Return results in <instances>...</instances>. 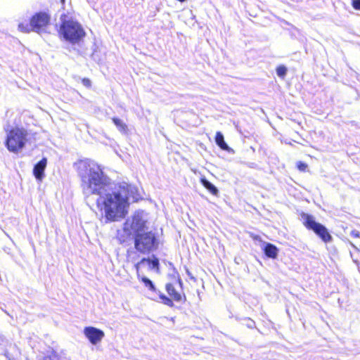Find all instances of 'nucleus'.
<instances>
[{
  "label": "nucleus",
  "instance_id": "nucleus-1",
  "mask_svg": "<svg viewBox=\"0 0 360 360\" xmlns=\"http://www.w3.org/2000/svg\"><path fill=\"white\" fill-rule=\"evenodd\" d=\"M83 193L86 198L96 195L97 206L104 210L108 221H117L125 216V207L129 197H134L136 188L126 182L112 187L110 179L100 166L91 161H82L78 165Z\"/></svg>",
  "mask_w": 360,
  "mask_h": 360
},
{
  "label": "nucleus",
  "instance_id": "nucleus-2",
  "mask_svg": "<svg viewBox=\"0 0 360 360\" xmlns=\"http://www.w3.org/2000/svg\"><path fill=\"white\" fill-rule=\"evenodd\" d=\"M6 132L5 146L8 151L18 153L22 150L27 142L28 132L24 127H11L8 123L4 126Z\"/></svg>",
  "mask_w": 360,
  "mask_h": 360
},
{
  "label": "nucleus",
  "instance_id": "nucleus-3",
  "mask_svg": "<svg viewBox=\"0 0 360 360\" xmlns=\"http://www.w3.org/2000/svg\"><path fill=\"white\" fill-rule=\"evenodd\" d=\"M61 24L58 30L59 36L72 44H78L84 37L85 32L77 21L66 19V15L60 17Z\"/></svg>",
  "mask_w": 360,
  "mask_h": 360
},
{
  "label": "nucleus",
  "instance_id": "nucleus-4",
  "mask_svg": "<svg viewBox=\"0 0 360 360\" xmlns=\"http://www.w3.org/2000/svg\"><path fill=\"white\" fill-rule=\"evenodd\" d=\"M134 238L135 249L142 254H148L158 247V239L152 231H146Z\"/></svg>",
  "mask_w": 360,
  "mask_h": 360
},
{
  "label": "nucleus",
  "instance_id": "nucleus-5",
  "mask_svg": "<svg viewBox=\"0 0 360 360\" xmlns=\"http://www.w3.org/2000/svg\"><path fill=\"white\" fill-rule=\"evenodd\" d=\"M146 220L143 217V212H136L131 219H128L123 226V231L126 236H133L139 234L147 231Z\"/></svg>",
  "mask_w": 360,
  "mask_h": 360
},
{
  "label": "nucleus",
  "instance_id": "nucleus-6",
  "mask_svg": "<svg viewBox=\"0 0 360 360\" xmlns=\"http://www.w3.org/2000/svg\"><path fill=\"white\" fill-rule=\"evenodd\" d=\"M301 216L304 225L308 229L313 231L323 242L329 243L332 240L333 238L327 228L316 221L312 215L302 213Z\"/></svg>",
  "mask_w": 360,
  "mask_h": 360
},
{
  "label": "nucleus",
  "instance_id": "nucleus-7",
  "mask_svg": "<svg viewBox=\"0 0 360 360\" xmlns=\"http://www.w3.org/2000/svg\"><path fill=\"white\" fill-rule=\"evenodd\" d=\"M51 20L50 15L44 11L36 13L30 19V27L33 32L39 34L45 31Z\"/></svg>",
  "mask_w": 360,
  "mask_h": 360
},
{
  "label": "nucleus",
  "instance_id": "nucleus-8",
  "mask_svg": "<svg viewBox=\"0 0 360 360\" xmlns=\"http://www.w3.org/2000/svg\"><path fill=\"white\" fill-rule=\"evenodd\" d=\"M84 334L92 345H96L105 336L104 332L93 326H87L84 329Z\"/></svg>",
  "mask_w": 360,
  "mask_h": 360
},
{
  "label": "nucleus",
  "instance_id": "nucleus-9",
  "mask_svg": "<svg viewBox=\"0 0 360 360\" xmlns=\"http://www.w3.org/2000/svg\"><path fill=\"white\" fill-rule=\"evenodd\" d=\"M47 165L46 158H43L40 161L34 165L33 168V175L39 181H41L44 178V171Z\"/></svg>",
  "mask_w": 360,
  "mask_h": 360
},
{
  "label": "nucleus",
  "instance_id": "nucleus-10",
  "mask_svg": "<svg viewBox=\"0 0 360 360\" xmlns=\"http://www.w3.org/2000/svg\"><path fill=\"white\" fill-rule=\"evenodd\" d=\"M261 248L267 257L271 259H276L277 257L278 249L275 245L268 242H262Z\"/></svg>",
  "mask_w": 360,
  "mask_h": 360
},
{
  "label": "nucleus",
  "instance_id": "nucleus-11",
  "mask_svg": "<svg viewBox=\"0 0 360 360\" xmlns=\"http://www.w3.org/2000/svg\"><path fill=\"white\" fill-rule=\"evenodd\" d=\"M216 144L223 150L229 153H233V150L224 141V135L221 132L218 131L215 136Z\"/></svg>",
  "mask_w": 360,
  "mask_h": 360
},
{
  "label": "nucleus",
  "instance_id": "nucleus-12",
  "mask_svg": "<svg viewBox=\"0 0 360 360\" xmlns=\"http://www.w3.org/2000/svg\"><path fill=\"white\" fill-rule=\"evenodd\" d=\"M166 290L168 294L172 297L175 301H180L181 299V296L180 293H179L174 288V285L172 283H167L166 285Z\"/></svg>",
  "mask_w": 360,
  "mask_h": 360
},
{
  "label": "nucleus",
  "instance_id": "nucleus-13",
  "mask_svg": "<svg viewBox=\"0 0 360 360\" xmlns=\"http://www.w3.org/2000/svg\"><path fill=\"white\" fill-rule=\"evenodd\" d=\"M37 360H70L69 358L58 354L56 352H51V354L39 357Z\"/></svg>",
  "mask_w": 360,
  "mask_h": 360
},
{
  "label": "nucleus",
  "instance_id": "nucleus-14",
  "mask_svg": "<svg viewBox=\"0 0 360 360\" xmlns=\"http://www.w3.org/2000/svg\"><path fill=\"white\" fill-rule=\"evenodd\" d=\"M112 122L115 124V125L117 127V129L122 134H126L128 127L127 125L120 119L117 117L112 118Z\"/></svg>",
  "mask_w": 360,
  "mask_h": 360
},
{
  "label": "nucleus",
  "instance_id": "nucleus-15",
  "mask_svg": "<svg viewBox=\"0 0 360 360\" xmlns=\"http://www.w3.org/2000/svg\"><path fill=\"white\" fill-rule=\"evenodd\" d=\"M145 262H147L150 269H158V266H159V260L158 258L156 257H154L153 259H150V258H143L141 262L136 265H139L141 264H143Z\"/></svg>",
  "mask_w": 360,
  "mask_h": 360
},
{
  "label": "nucleus",
  "instance_id": "nucleus-16",
  "mask_svg": "<svg viewBox=\"0 0 360 360\" xmlns=\"http://www.w3.org/2000/svg\"><path fill=\"white\" fill-rule=\"evenodd\" d=\"M204 188H205L207 191H209L212 195H217L219 193L218 188L212 184L211 182H210L208 180H207L204 177Z\"/></svg>",
  "mask_w": 360,
  "mask_h": 360
},
{
  "label": "nucleus",
  "instance_id": "nucleus-17",
  "mask_svg": "<svg viewBox=\"0 0 360 360\" xmlns=\"http://www.w3.org/2000/svg\"><path fill=\"white\" fill-rule=\"evenodd\" d=\"M141 281L144 283L145 286L151 292H156V288L153 281L146 276L141 277Z\"/></svg>",
  "mask_w": 360,
  "mask_h": 360
},
{
  "label": "nucleus",
  "instance_id": "nucleus-18",
  "mask_svg": "<svg viewBox=\"0 0 360 360\" xmlns=\"http://www.w3.org/2000/svg\"><path fill=\"white\" fill-rule=\"evenodd\" d=\"M287 73V68L284 65H280L276 68V74L280 77H284Z\"/></svg>",
  "mask_w": 360,
  "mask_h": 360
},
{
  "label": "nucleus",
  "instance_id": "nucleus-19",
  "mask_svg": "<svg viewBox=\"0 0 360 360\" xmlns=\"http://www.w3.org/2000/svg\"><path fill=\"white\" fill-rule=\"evenodd\" d=\"M91 57L94 61H96L97 63H100L101 61V58L98 54L97 46H95V48L94 49L93 53H92Z\"/></svg>",
  "mask_w": 360,
  "mask_h": 360
},
{
  "label": "nucleus",
  "instance_id": "nucleus-20",
  "mask_svg": "<svg viewBox=\"0 0 360 360\" xmlns=\"http://www.w3.org/2000/svg\"><path fill=\"white\" fill-rule=\"evenodd\" d=\"M243 324L246 326L248 328H254L255 327V322L250 318H245Z\"/></svg>",
  "mask_w": 360,
  "mask_h": 360
},
{
  "label": "nucleus",
  "instance_id": "nucleus-21",
  "mask_svg": "<svg viewBox=\"0 0 360 360\" xmlns=\"http://www.w3.org/2000/svg\"><path fill=\"white\" fill-rule=\"evenodd\" d=\"M160 298L165 304L169 307L173 305L172 300L170 298L167 297L166 295L163 294H160Z\"/></svg>",
  "mask_w": 360,
  "mask_h": 360
},
{
  "label": "nucleus",
  "instance_id": "nucleus-22",
  "mask_svg": "<svg viewBox=\"0 0 360 360\" xmlns=\"http://www.w3.org/2000/svg\"><path fill=\"white\" fill-rule=\"evenodd\" d=\"M18 29L22 32H30L32 31L30 24L20 23L18 25Z\"/></svg>",
  "mask_w": 360,
  "mask_h": 360
},
{
  "label": "nucleus",
  "instance_id": "nucleus-23",
  "mask_svg": "<svg viewBox=\"0 0 360 360\" xmlns=\"http://www.w3.org/2000/svg\"><path fill=\"white\" fill-rule=\"evenodd\" d=\"M297 169L301 172H304L307 167V165L303 162H298L297 165Z\"/></svg>",
  "mask_w": 360,
  "mask_h": 360
},
{
  "label": "nucleus",
  "instance_id": "nucleus-24",
  "mask_svg": "<svg viewBox=\"0 0 360 360\" xmlns=\"http://www.w3.org/2000/svg\"><path fill=\"white\" fill-rule=\"evenodd\" d=\"M352 6L356 10H360V0H352Z\"/></svg>",
  "mask_w": 360,
  "mask_h": 360
},
{
  "label": "nucleus",
  "instance_id": "nucleus-25",
  "mask_svg": "<svg viewBox=\"0 0 360 360\" xmlns=\"http://www.w3.org/2000/svg\"><path fill=\"white\" fill-rule=\"evenodd\" d=\"M82 83L84 86L88 88L90 87L91 85V82L90 81V79L87 78H84L82 81Z\"/></svg>",
  "mask_w": 360,
  "mask_h": 360
},
{
  "label": "nucleus",
  "instance_id": "nucleus-26",
  "mask_svg": "<svg viewBox=\"0 0 360 360\" xmlns=\"http://www.w3.org/2000/svg\"><path fill=\"white\" fill-rule=\"evenodd\" d=\"M252 238H253L255 240H258V241H259L262 244V242H264V241L262 240V238H261V237H260L259 236H254L252 237Z\"/></svg>",
  "mask_w": 360,
  "mask_h": 360
},
{
  "label": "nucleus",
  "instance_id": "nucleus-27",
  "mask_svg": "<svg viewBox=\"0 0 360 360\" xmlns=\"http://www.w3.org/2000/svg\"><path fill=\"white\" fill-rule=\"evenodd\" d=\"M352 235L354 237L359 238L360 236V233L358 231H353L352 232Z\"/></svg>",
  "mask_w": 360,
  "mask_h": 360
},
{
  "label": "nucleus",
  "instance_id": "nucleus-28",
  "mask_svg": "<svg viewBox=\"0 0 360 360\" xmlns=\"http://www.w3.org/2000/svg\"><path fill=\"white\" fill-rule=\"evenodd\" d=\"M5 337L0 334V345H2L4 342Z\"/></svg>",
  "mask_w": 360,
  "mask_h": 360
},
{
  "label": "nucleus",
  "instance_id": "nucleus-29",
  "mask_svg": "<svg viewBox=\"0 0 360 360\" xmlns=\"http://www.w3.org/2000/svg\"><path fill=\"white\" fill-rule=\"evenodd\" d=\"M200 181L201 184H202V176L200 178Z\"/></svg>",
  "mask_w": 360,
  "mask_h": 360
},
{
  "label": "nucleus",
  "instance_id": "nucleus-30",
  "mask_svg": "<svg viewBox=\"0 0 360 360\" xmlns=\"http://www.w3.org/2000/svg\"><path fill=\"white\" fill-rule=\"evenodd\" d=\"M179 1H181V2H184L186 0H178Z\"/></svg>",
  "mask_w": 360,
  "mask_h": 360
},
{
  "label": "nucleus",
  "instance_id": "nucleus-31",
  "mask_svg": "<svg viewBox=\"0 0 360 360\" xmlns=\"http://www.w3.org/2000/svg\"><path fill=\"white\" fill-rule=\"evenodd\" d=\"M62 3H64L65 2V0H60Z\"/></svg>",
  "mask_w": 360,
  "mask_h": 360
},
{
  "label": "nucleus",
  "instance_id": "nucleus-32",
  "mask_svg": "<svg viewBox=\"0 0 360 360\" xmlns=\"http://www.w3.org/2000/svg\"><path fill=\"white\" fill-rule=\"evenodd\" d=\"M9 360H17V359H9Z\"/></svg>",
  "mask_w": 360,
  "mask_h": 360
}]
</instances>
